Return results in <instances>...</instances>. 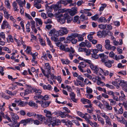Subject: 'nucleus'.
<instances>
[{
    "label": "nucleus",
    "mask_w": 127,
    "mask_h": 127,
    "mask_svg": "<svg viewBox=\"0 0 127 127\" xmlns=\"http://www.w3.org/2000/svg\"><path fill=\"white\" fill-rule=\"evenodd\" d=\"M34 6L38 9H39L41 7V5L39 3H38L36 2H34Z\"/></svg>",
    "instance_id": "nucleus-34"
},
{
    "label": "nucleus",
    "mask_w": 127,
    "mask_h": 127,
    "mask_svg": "<svg viewBox=\"0 0 127 127\" xmlns=\"http://www.w3.org/2000/svg\"><path fill=\"white\" fill-rule=\"evenodd\" d=\"M121 120L120 123L122 124H123L126 126L127 125V121L126 120L124 119V118L123 117H121Z\"/></svg>",
    "instance_id": "nucleus-35"
},
{
    "label": "nucleus",
    "mask_w": 127,
    "mask_h": 127,
    "mask_svg": "<svg viewBox=\"0 0 127 127\" xmlns=\"http://www.w3.org/2000/svg\"><path fill=\"white\" fill-rule=\"evenodd\" d=\"M34 91L35 94L37 95H40L42 92L41 91L38 89H35Z\"/></svg>",
    "instance_id": "nucleus-43"
},
{
    "label": "nucleus",
    "mask_w": 127,
    "mask_h": 127,
    "mask_svg": "<svg viewBox=\"0 0 127 127\" xmlns=\"http://www.w3.org/2000/svg\"><path fill=\"white\" fill-rule=\"evenodd\" d=\"M115 112L118 114H122L123 113V109L122 107H121L118 110L116 107H114Z\"/></svg>",
    "instance_id": "nucleus-15"
},
{
    "label": "nucleus",
    "mask_w": 127,
    "mask_h": 127,
    "mask_svg": "<svg viewBox=\"0 0 127 127\" xmlns=\"http://www.w3.org/2000/svg\"><path fill=\"white\" fill-rule=\"evenodd\" d=\"M98 22L106 23L107 22V20L103 17H101L99 18L98 20Z\"/></svg>",
    "instance_id": "nucleus-31"
},
{
    "label": "nucleus",
    "mask_w": 127,
    "mask_h": 127,
    "mask_svg": "<svg viewBox=\"0 0 127 127\" xmlns=\"http://www.w3.org/2000/svg\"><path fill=\"white\" fill-rule=\"evenodd\" d=\"M101 116L105 118V120L106 125L109 126L111 125V121L109 117L105 114L104 113H103L101 114Z\"/></svg>",
    "instance_id": "nucleus-3"
},
{
    "label": "nucleus",
    "mask_w": 127,
    "mask_h": 127,
    "mask_svg": "<svg viewBox=\"0 0 127 127\" xmlns=\"http://www.w3.org/2000/svg\"><path fill=\"white\" fill-rule=\"evenodd\" d=\"M92 52L93 53L92 54V57L95 59H97L98 58V56L97 54V53L98 52L97 50L95 49H92Z\"/></svg>",
    "instance_id": "nucleus-9"
},
{
    "label": "nucleus",
    "mask_w": 127,
    "mask_h": 127,
    "mask_svg": "<svg viewBox=\"0 0 127 127\" xmlns=\"http://www.w3.org/2000/svg\"><path fill=\"white\" fill-rule=\"evenodd\" d=\"M8 39H9V40L8 39H7V41L8 42H9V41H10L11 42H13V38H12V36L10 35H9L8 36Z\"/></svg>",
    "instance_id": "nucleus-52"
},
{
    "label": "nucleus",
    "mask_w": 127,
    "mask_h": 127,
    "mask_svg": "<svg viewBox=\"0 0 127 127\" xmlns=\"http://www.w3.org/2000/svg\"><path fill=\"white\" fill-rule=\"evenodd\" d=\"M33 119L32 118H28L25 120H23L20 121L21 124H23V126H26L28 123H29L33 122Z\"/></svg>",
    "instance_id": "nucleus-6"
},
{
    "label": "nucleus",
    "mask_w": 127,
    "mask_h": 127,
    "mask_svg": "<svg viewBox=\"0 0 127 127\" xmlns=\"http://www.w3.org/2000/svg\"><path fill=\"white\" fill-rule=\"evenodd\" d=\"M41 69L42 73L44 74V76H46L48 78L49 77V74L45 71V70H44L42 68H41Z\"/></svg>",
    "instance_id": "nucleus-50"
},
{
    "label": "nucleus",
    "mask_w": 127,
    "mask_h": 127,
    "mask_svg": "<svg viewBox=\"0 0 127 127\" xmlns=\"http://www.w3.org/2000/svg\"><path fill=\"white\" fill-rule=\"evenodd\" d=\"M61 30H59L60 35L62 36L64 34H67L68 32V30L65 28L61 27Z\"/></svg>",
    "instance_id": "nucleus-10"
},
{
    "label": "nucleus",
    "mask_w": 127,
    "mask_h": 127,
    "mask_svg": "<svg viewBox=\"0 0 127 127\" xmlns=\"http://www.w3.org/2000/svg\"><path fill=\"white\" fill-rule=\"evenodd\" d=\"M91 119V116L88 114V115H87V116H86V117H85V119L86 120V121L88 123L90 121H91L90 120V119Z\"/></svg>",
    "instance_id": "nucleus-47"
},
{
    "label": "nucleus",
    "mask_w": 127,
    "mask_h": 127,
    "mask_svg": "<svg viewBox=\"0 0 127 127\" xmlns=\"http://www.w3.org/2000/svg\"><path fill=\"white\" fill-rule=\"evenodd\" d=\"M32 88L31 87H28L27 89L25 90V94H28L32 92Z\"/></svg>",
    "instance_id": "nucleus-29"
},
{
    "label": "nucleus",
    "mask_w": 127,
    "mask_h": 127,
    "mask_svg": "<svg viewBox=\"0 0 127 127\" xmlns=\"http://www.w3.org/2000/svg\"><path fill=\"white\" fill-rule=\"evenodd\" d=\"M97 118L98 121L101 123L102 125H104L105 123V122L103 119L102 118L97 116Z\"/></svg>",
    "instance_id": "nucleus-42"
},
{
    "label": "nucleus",
    "mask_w": 127,
    "mask_h": 127,
    "mask_svg": "<svg viewBox=\"0 0 127 127\" xmlns=\"http://www.w3.org/2000/svg\"><path fill=\"white\" fill-rule=\"evenodd\" d=\"M101 5L102 6L100 7L99 8V11H103L104 8L106 7V4L105 3H104L101 4Z\"/></svg>",
    "instance_id": "nucleus-53"
},
{
    "label": "nucleus",
    "mask_w": 127,
    "mask_h": 127,
    "mask_svg": "<svg viewBox=\"0 0 127 127\" xmlns=\"http://www.w3.org/2000/svg\"><path fill=\"white\" fill-rule=\"evenodd\" d=\"M13 6V9L15 11H19L18 9H17L18 6L16 2H14L12 4Z\"/></svg>",
    "instance_id": "nucleus-28"
},
{
    "label": "nucleus",
    "mask_w": 127,
    "mask_h": 127,
    "mask_svg": "<svg viewBox=\"0 0 127 127\" xmlns=\"http://www.w3.org/2000/svg\"><path fill=\"white\" fill-rule=\"evenodd\" d=\"M45 6L47 12H50L52 11V6H49L47 4H46L45 5Z\"/></svg>",
    "instance_id": "nucleus-41"
},
{
    "label": "nucleus",
    "mask_w": 127,
    "mask_h": 127,
    "mask_svg": "<svg viewBox=\"0 0 127 127\" xmlns=\"http://www.w3.org/2000/svg\"><path fill=\"white\" fill-rule=\"evenodd\" d=\"M104 36H105L107 35H109V33H110L111 35L112 32H107V33H106V31L103 30L102 31H100L98 32L97 33V35L99 37L101 38L104 35Z\"/></svg>",
    "instance_id": "nucleus-2"
},
{
    "label": "nucleus",
    "mask_w": 127,
    "mask_h": 127,
    "mask_svg": "<svg viewBox=\"0 0 127 127\" xmlns=\"http://www.w3.org/2000/svg\"><path fill=\"white\" fill-rule=\"evenodd\" d=\"M79 65L78 66V67L79 70L82 72H86V70L83 69L82 68L85 67L86 66V63L84 62H82L79 63Z\"/></svg>",
    "instance_id": "nucleus-5"
},
{
    "label": "nucleus",
    "mask_w": 127,
    "mask_h": 127,
    "mask_svg": "<svg viewBox=\"0 0 127 127\" xmlns=\"http://www.w3.org/2000/svg\"><path fill=\"white\" fill-rule=\"evenodd\" d=\"M35 20L36 23H39L40 27H41L42 24V22L41 19L38 18H36L35 19Z\"/></svg>",
    "instance_id": "nucleus-40"
},
{
    "label": "nucleus",
    "mask_w": 127,
    "mask_h": 127,
    "mask_svg": "<svg viewBox=\"0 0 127 127\" xmlns=\"http://www.w3.org/2000/svg\"><path fill=\"white\" fill-rule=\"evenodd\" d=\"M102 62L104 63L105 65L108 68L112 66L111 61L110 60H108L107 61H106L105 60L103 59L102 60Z\"/></svg>",
    "instance_id": "nucleus-13"
},
{
    "label": "nucleus",
    "mask_w": 127,
    "mask_h": 127,
    "mask_svg": "<svg viewBox=\"0 0 127 127\" xmlns=\"http://www.w3.org/2000/svg\"><path fill=\"white\" fill-rule=\"evenodd\" d=\"M44 112L45 113V115L48 118L52 116H54V114H56L57 112L53 113H52L51 112L48 110H45L44 111Z\"/></svg>",
    "instance_id": "nucleus-8"
},
{
    "label": "nucleus",
    "mask_w": 127,
    "mask_h": 127,
    "mask_svg": "<svg viewBox=\"0 0 127 127\" xmlns=\"http://www.w3.org/2000/svg\"><path fill=\"white\" fill-rule=\"evenodd\" d=\"M28 105L31 106L35 108L36 109L37 108L38 106L37 104H35L33 101H31L28 103Z\"/></svg>",
    "instance_id": "nucleus-18"
},
{
    "label": "nucleus",
    "mask_w": 127,
    "mask_h": 127,
    "mask_svg": "<svg viewBox=\"0 0 127 127\" xmlns=\"http://www.w3.org/2000/svg\"><path fill=\"white\" fill-rule=\"evenodd\" d=\"M85 42H86V46L88 47H91L92 45L91 43L89 42L88 40H86L85 41Z\"/></svg>",
    "instance_id": "nucleus-57"
},
{
    "label": "nucleus",
    "mask_w": 127,
    "mask_h": 127,
    "mask_svg": "<svg viewBox=\"0 0 127 127\" xmlns=\"http://www.w3.org/2000/svg\"><path fill=\"white\" fill-rule=\"evenodd\" d=\"M92 127H96L97 126V124L96 122H94L93 123L91 121H90L88 123Z\"/></svg>",
    "instance_id": "nucleus-45"
},
{
    "label": "nucleus",
    "mask_w": 127,
    "mask_h": 127,
    "mask_svg": "<svg viewBox=\"0 0 127 127\" xmlns=\"http://www.w3.org/2000/svg\"><path fill=\"white\" fill-rule=\"evenodd\" d=\"M99 17V16L97 14L92 17L91 18L93 20H96Z\"/></svg>",
    "instance_id": "nucleus-49"
},
{
    "label": "nucleus",
    "mask_w": 127,
    "mask_h": 127,
    "mask_svg": "<svg viewBox=\"0 0 127 127\" xmlns=\"http://www.w3.org/2000/svg\"><path fill=\"white\" fill-rule=\"evenodd\" d=\"M96 47L97 49H96V50H97L98 51H100L101 52H102L103 51V50L102 49V46L100 44H98L96 45Z\"/></svg>",
    "instance_id": "nucleus-38"
},
{
    "label": "nucleus",
    "mask_w": 127,
    "mask_h": 127,
    "mask_svg": "<svg viewBox=\"0 0 127 127\" xmlns=\"http://www.w3.org/2000/svg\"><path fill=\"white\" fill-rule=\"evenodd\" d=\"M27 115L29 117H31L32 116H35L36 115V114L33 112H28L27 114Z\"/></svg>",
    "instance_id": "nucleus-51"
},
{
    "label": "nucleus",
    "mask_w": 127,
    "mask_h": 127,
    "mask_svg": "<svg viewBox=\"0 0 127 127\" xmlns=\"http://www.w3.org/2000/svg\"><path fill=\"white\" fill-rule=\"evenodd\" d=\"M61 61L62 63L64 64H68L70 62V61L67 59L65 60H62Z\"/></svg>",
    "instance_id": "nucleus-61"
},
{
    "label": "nucleus",
    "mask_w": 127,
    "mask_h": 127,
    "mask_svg": "<svg viewBox=\"0 0 127 127\" xmlns=\"http://www.w3.org/2000/svg\"><path fill=\"white\" fill-rule=\"evenodd\" d=\"M37 118L39 120H40L41 121H43L45 123V118L44 117V116H42L39 115L38 114H37Z\"/></svg>",
    "instance_id": "nucleus-23"
},
{
    "label": "nucleus",
    "mask_w": 127,
    "mask_h": 127,
    "mask_svg": "<svg viewBox=\"0 0 127 127\" xmlns=\"http://www.w3.org/2000/svg\"><path fill=\"white\" fill-rule=\"evenodd\" d=\"M107 94L109 95H112V97L114 96L115 94V93L112 91H108Z\"/></svg>",
    "instance_id": "nucleus-62"
},
{
    "label": "nucleus",
    "mask_w": 127,
    "mask_h": 127,
    "mask_svg": "<svg viewBox=\"0 0 127 127\" xmlns=\"http://www.w3.org/2000/svg\"><path fill=\"white\" fill-rule=\"evenodd\" d=\"M43 88L44 89H47L49 90H51L52 89L51 86L50 84H48L47 86L44 85L43 86Z\"/></svg>",
    "instance_id": "nucleus-32"
},
{
    "label": "nucleus",
    "mask_w": 127,
    "mask_h": 127,
    "mask_svg": "<svg viewBox=\"0 0 127 127\" xmlns=\"http://www.w3.org/2000/svg\"><path fill=\"white\" fill-rule=\"evenodd\" d=\"M79 17L78 15H76L74 16V19L73 20L74 22H77L78 24H79L80 23V20H78L79 19Z\"/></svg>",
    "instance_id": "nucleus-24"
},
{
    "label": "nucleus",
    "mask_w": 127,
    "mask_h": 127,
    "mask_svg": "<svg viewBox=\"0 0 127 127\" xmlns=\"http://www.w3.org/2000/svg\"><path fill=\"white\" fill-rule=\"evenodd\" d=\"M81 101L84 104H85L86 103L90 104L91 103V101L90 100L84 98H82L81 99Z\"/></svg>",
    "instance_id": "nucleus-21"
},
{
    "label": "nucleus",
    "mask_w": 127,
    "mask_h": 127,
    "mask_svg": "<svg viewBox=\"0 0 127 127\" xmlns=\"http://www.w3.org/2000/svg\"><path fill=\"white\" fill-rule=\"evenodd\" d=\"M54 116H52L48 118V119L50 122V123L52 125V124L53 123H54L56 120L55 117H53Z\"/></svg>",
    "instance_id": "nucleus-33"
},
{
    "label": "nucleus",
    "mask_w": 127,
    "mask_h": 127,
    "mask_svg": "<svg viewBox=\"0 0 127 127\" xmlns=\"http://www.w3.org/2000/svg\"><path fill=\"white\" fill-rule=\"evenodd\" d=\"M66 13L69 14L70 15H71V10L69 9H67L66 10H65L64 9H59L58 10V13H63L65 12H67Z\"/></svg>",
    "instance_id": "nucleus-11"
},
{
    "label": "nucleus",
    "mask_w": 127,
    "mask_h": 127,
    "mask_svg": "<svg viewBox=\"0 0 127 127\" xmlns=\"http://www.w3.org/2000/svg\"><path fill=\"white\" fill-rule=\"evenodd\" d=\"M58 3H60L61 4H64V5H66L67 4V3L66 2V0L64 1L61 0L59 1H58Z\"/></svg>",
    "instance_id": "nucleus-63"
},
{
    "label": "nucleus",
    "mask_w": 127,
    "mask_h": 127,
    "mask_svg": "<svg viewBox=\"0 0 127 127\" xmlns=\"http://www.w3.org/2000/svg\"><path fill=\"white\" fill-rule=\"evenodd\" d=\"M105 46L106 48L108 50L111 49V45H110V41L109 40H105Z\"/></svg>",
    "instance_id": "nucleus-14"
},
{
    "label": "nucleus",
    "mask_w": 127,
    "mask_h": 127,
    "mask_svg": "<svg viewBox=\"0 0 127 127\" xmlns=\"http://www.w3.org/2000/svg\"><path fill=\"white\" fill-rule=\"evenodd\" d=\"M104 71L102 69L100 68H98V70H97V73L96 74L98 75H101V73H104Z\"/></svg>",
    "instance_id": "nucleus-36"
},
{
    "label": "nucleus",
    "mask_w": 127,
    "mask_h": 127,
    "mask_svg": "<svg viewBox=\"0 0 127 127\" xmlns=\"http://www.w3.org/2000/svg\"><path fill=\"white\" fill-rule=\"evenodd\" d=\"M63 15L61 14L60 16L59 19L58 20V21L61 24H63L65 22V19H67V22L68 23H70L71 21V20L70 19L69 17L68 14L65 13L64 14L63 17Z\"/></svg>",
    "instance_id": "nucleus-1"
},
{
    "label": "nucleus",
    "mask_w": 127,
    "mask_h": 127,
    "mask_svg": "<svg viewBox=\"0 0 127 127\" xmlns=\"http://www.w3.org/2000/svg\"><path fill=\"white\" fill-rule=\"evenodd\" d=\"M80 20L82 22H83L85 20H86L88 19V17L85 16V15L83 14H82L80 16Z\"/></svg>",
    "instance_id": "nucleus-27"
},
{
    "label": "nucleus",
    "mask_w": 127,
    "mask_h": 127,
    "mask_svg": "<svg viewBox=\"0 0 127 127\" xmlns=\"http://www.w3.org/2000/svg\"><path fill=\"white\" fill-rule=\"evenodd\" d=\"M86 92L87 93L89 94H91L93 91L89 87H87L86 88Z\"/></svg>",
    "instance_id": "nucleus-54"
},
{
    "label": "nucleus",
    "mask_w": 127,
    "mask_h": 127,
    "mask_svg": "<svg viewBox=\"0 0 127 127\" xmlns=\"http://www.w3.org/2000/svg\"><path fill=\"white\" fill-rule=\"evenodd\" d=\"M3 12L4 13V17L7 18V19H8L9 18V16H10V14H9L8 12L6 10L4 9L3 11Z\"/></svg>",
    "instance_id": "nucleus-37"
},
{
    "label": "nucleus",
    "mask_w": 127,
    "mask_h": 127,
    "mask_svg": "<svg viewBox=\"0 0 127 127\" xmlns=\"http://www.w3.org/2000/svg\"><path fill=\"white\" fill-rule=\"evenodd\" d=\"M90 67L91 69L94 71V73H97V70L98 68L96 66L92 63L90 65Z\"/></svg>",
    "instance_id": "nucleus-12"
},
{
    "label": "nucleus",
    "mask_w": 127,
    "mask_h": 127,
    "mask_svg": "<svg viewBox=\"0 0 127 127\" xmlns=\"http://www.w3.org/2000/svg\"><path fill=\"white\" fill-rule=\"evenodd\" d=\"M104 103L105 106V108L108 110H112V107L109 105V103L106 101H104Z\"/></svg>",
    "instance_id": "nucleus-17"
},
{
    "label": "nucleus",
    "mask_w": 127,
    "mask_h": 127,
    "mask_svg": "<svg viewBox=\"0 0 127 127\" xmlns=\"http://www.w3.org/2000/svg\"><path fill=\"white\" fill-rule=\"evenodd\" d=\"M10 114L12 119H13V120H15L19 119V117L16 114H15L14 113L12 112H11Z\"/></svg>",
    "instance_id": "nucleus-22"
},
{
    "label": "nucleus",
    "mask_w": 127,
    "mask_h": 127,
    "mask_svg": "<svg viewBox=\"0 0 127 127\" xmlns=\"http://www.w3.org/2000/svg\"><path fill=\"white\" fill-rule=\"evenodd\" d=\"M45 71L49 74L51 75V67L50 66H48L47 67H45Z\"/></svg>",
    "instance_id": "nucleus-25"
},
{
    "label": "nucleus",
    "mask_w": 127,
    "mask_h": 127,
    "mask_svg": "<svg viewBox=\"0 0 127 127\" xmlns=\"http://www.w3.org/2000/svg\"><path fill=\"white\" fill-rule=\"evenodd\" d=\"M84 52L86 53L87 55H89L91 54V51L90 50L85 48Z\"/></svg>",
    "instance_id": "nucleus-59"
},
{
    "label": "nucleus",
    "mask_w": 127,
    "mask_h": 127,
    "mask_svg": "<svg viewBox=\"0 0 127 127\" xmlns=\"http://www.w3.org/2000/svg\"><path fill=\"white\" fill-rule=\"evenodd\" d=\"M59 115L62 118H64L66 116V113L65 112H62L60 111L59 112Z\"/></svg>",
    "instance_id": "nucleus-44"
},
{
    "label": "nucleus",
    "mask_w": 127,
    "mask_h": 127,
    "mask_svg": "<svg viewBox=\"0 0 127 127\" xmlns=\"http://www.w3.org/2000/svg\"><path fill=\"white\" fill-rule=\"evenodd\" d=\"M1 28L2 29H4L5 28L10 29L11 27L8 24V22L4 20L3 21L1 25Z\"/></svg>",
    "instance_id": "nucleus-7"
},
{
    "label": "nucleus",
    "mask_w": 127,
    "mask_h": 127,
    "mask_svg": "<svg viewBox=\"0 0 127 127\" xmlns=\"http://www.w3.org/2000/svg\"><path fill=\"white\" fill-rule=\"evenodd\" d=\"M120 80L119 79H117L115 81L112 82V84L114 86H116L117 88H119Z\"/></svg>",
    "instance_id": "nucleus-16"
},
{
    "label": "nucleus",
    "mask_w": 127,
    "mask_h": 127,
    "mask_svg": "<svg viewBox=\"0 0 127 127\" xmlns=\"http://www.w3.org/2000/svg\"><path fill=\"white\" fill-rule=\"evenodd\" d=\"M60 123V121L59 120L56 119L54 123L52 124V126L54 127L56 126L59 125Z\"/></svg>",
    "instance_id": "nucleus-26"
},
{
    "label": "nucleus",
    "mask_w": 127,
    "mask_h": 127,
    "mask_svg": "<svg viewBox=\"0 0 127 127\" xmlns=\"http://www.w3.org/2000/svg\"><path fill=\"white\" fill-rule=\"evenodd\" d=\"M54 36H52L51 37V39L52 40H53L55 42H57L58 41V38Z\"/></svg>",
    "instance_id": "nucleus-60"
},
{
    "label": "nucleus",
    "mask_w": 127,
    "mask_h": 127,
    "mask_svg": "<svg viewBox=\"0 0 127 127\" xmlns=\"http://www.w3.org/2000/svg\"><path fill=\"white\" fill-rule=\"evenodd\" d=\"M119 85L122 87H127V82L124 80H121Z\"/></svg>",
    "instance_id": "nucleus-20"
},
{
    "label": "nucleus",
    "mask_w": 127,
    "mask_h": 127,
    "mask_svg": "<svg viewBox=\"0 0 127 127\" xmlns=\"http://www.w3.org/2000/svg\"><path fill=\"white\" fill-rule=\"evenodd\" d=\"M31 48L30 47L28 46L27 47L26 52L28 54H32V53L31 52Z\"/></svg>",
    "instance_id": "nucleus-46"
},
{
    "label": "nucleus",
    "mask_w": 127,
    "mask_h": 127,
    "mask_svg": "<svg viewBox=\"0 0 127 127\" xmlns=\"http://www.w3.org/2000/svg\"><path fill=\"white\" fill-rule=\"evenodd\" d=\"M78 13V8L76 7H72V16L76 15Z\"/></svg>",
    "instance_id": "nucleus-19"
},
{
    "label": "nucleus",
    "mask_w": 127,
    "mask_h": 127,
    "mask_svg": "<svg viewBox=\"0 0 127 127\" xmlns=\"http://www.w3.org/2000/svg\"><path fill=\"white\" fill-rule=\"evenodd\" d=\"M66 46V45H62V44L60 46V49L64 51V50H65V47Z\"/></svg>",
    "instance_id": "nucleus-64"
},
{
    "label": "nucleus",
    "mask_w": 127,
    "mask_h": 127,
    "mask_svg": "<svg viewBox=\"0 0 127 127\" xmlns=\"http://www.w3.org/2000/svg\"><path fill=\"white\" fill-rule=\"evenodd\" d=\"M52 7L54 9L55 11H56L59 10V8L57 6V4L54 5H52Z\"/></svg>",
    "instance_id": "nucleus-58"
},
{
    "label": "nucleus",
    "mask_w": 127,
    "mask_h": 127,
    "mask_svg": "<svg viewBox=\"0 0 127 127\" xmlns=\"http://www.w3.org/2000/svg\"><path fill=\"white\" fill-rule=\"evenodd\" d=\"M106 25L107 24L105 25L101 24L99 25L98 26L99 28L101 29L104 30L106 28Z\"/></svg>",
    "instance_id": "nucleus-55"
},
{
    "label": "nucleus",
    "mask_w": 127,
    "mask_h": 127,
    "mask_svg": "<svg viewBox=\"0 0 127 127\" xmlns=\"http://www.w3.org/2000/svg\"><path fill=\"white\" fill-rule=\"evenodd\" d=\"M49 103L47 101L43 102L41 104V106L43 107H46L49 105Z\"/></svg>",
    "instance_id": "nucleus-39"
},
{
    "label": "nucleus",
    "mask_w": 127,
    "mask_h": 127,
    "mask_svg": "<svg viewBox=\"0 0 127 127\" xmlns=\"http://www.w3.org/2000/svg\"><path fill=\"white\" fill-rule=\"evenodd\" d=\"M109 100L110 101L111 105H115L116 103V102L113 100L112 99H109Z\"/></svg>",
    "instance_id": "nucleus-56"
},
{
    "label": "nucleus",
    "mask_w": 127,
    "mask_h": 127,
    "mask_svg": "<svg viewBox=\"0 0 127 127\" xmlns=\"http://www.w3.org/2000/svg\"><path fill=\"white\" fill-rule=\"evenodd\" d=\"M72 101L75 103H77L78 101V99L75 98V94L73 92H72Z\"/></svg>",
    "instance_id": "nucleus-30"
},
{
    "label": "nucleus",
    "mask_w": 127,
    "mask_h": 127,
    "mask_svg": "<svg viewBox=\"0 0 127 127\" xmlns=\"http://www.w3.org/2000/svg\"><path fill=\"white\" fill-rule=\"evenodd\" d=\"M49 35L50 36L58 37L59 36L60 32L59 31H56L55 29H53L51 30L49 33Z\"/></svg>",
    "instance_id": "nucleus-4"
},
{
    "label": "nucleus",
    "mask_w": 127,
    "mask_h": 127,
    "mask_svg": "<svg viewBox=\"0 0 127 127\" xmlns=\"http://www.w3.org/2000/svg\"><path fill=\"white\" fill-rule=\"evenodd\" d=\"M47 42L48 44L50 46V47L52 48L53 47V46L52 45L51 43V41L47 37Z\"/></svg>",
    "instance_id": "nucleus-48"
}]
</instances>
